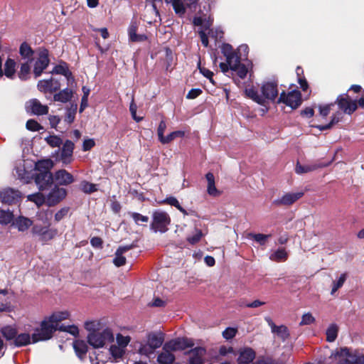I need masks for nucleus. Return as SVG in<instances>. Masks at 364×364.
<instances>
[{"label":"nucleus","mask_w":364,"mask_h":364,"mask_svg":"<svg viewBox=\"0 0 364 364\" xmlns=\"http://www.w3.org/2000/svg\"><path fill=\"white\" fill-rule=\"evenodd\" d=\"M278 82L277 81L264 82L261 86L262 97L266 100L274 102L278 96Z\"/></svg>","instance_id":"obj_10"},{"label":"nucleus","mask_w":364,"mask_h":364,"mask_svg":"<svg viewBox=\"0 0 364 364\" xmlns=\"http://www.w3.org/2000/svg\"><path fill=\"white\" fill-rule=\"evenodd\" d=\"M69 208L68 207H64V208H62L61 209H60L55 214V216H54V218H55V220L56 222H59L62 219L64 218L65 216L67 215V214L68 213V211H69Z\"/></svg>","instance_id":"obj_64"},{"label":"nucleus","mask_w":364,"mask_h":364,"mask_svg":"<svg viewBox=\"0 0 364 364\" xmlns=\"http://www.w3.org/2000/svg\"><path fill=\"white\" fill-rule=\"evenodd\" d=\"M256 242H259L261 245L265 244L267 240L271 236V235H264L262 233L250 234V235Z\"/></svg>","instance_id":"obj_60"},{"label":"nucleus","mask_w":364,"mask_h":364,"mask_svg":"<svg viewBox=\"0 0 364 364\" xmlns=\"http://www.w3.org/2000/svg\"><path fill=\"white\" fill-rule=\"evenodd\" d=\"M230 70L235 72L241 79H244L247 74L248 69L245 64L241 63V57L229 64Z\"/></svg>","instance_id":"obj_25"},{"label":"nucleus","mask_w":364,"mask_h":364,"mask_svg":"<svg viewBox=\"0 0 364 364\" xmlns=\"http://www.w3.org/2000/svg\"><path fill=\"white\" fill-rule=\"evenodd\" d=\"M146 338V343H140L139 353L141 355L149 357L154 353L156 349L162 346L164 341V335L161 332H151L147 334Z\"/></svg>","instance_id":"obj_2"},{"label":"nucleus","mask_w":364,"mask_h":364,"mask_svg":"<svg viewBox=\"0 0 364 364\" xmlns=\"http://www.w3.org/2000/svg\"><path fill=\"white\" fill-rule=\"evenodd\" d=\"M173 9L176 14L183 16L186 13V4L181 0L171 1Z\"/></svg>","instance_id":"obj_45"},{"label":"nucleus","mask_w":364,"mask_h":364,"mask_svg":"<svg viewBox=\"0 0 364 364\" xmlns=\"http://www.w3.org/2000/svg\"><path fill=\"white\" fill-rule=\"evenodd\" d=\"M336 103L341 110L348 114H352L357 109V100L350 99L348 93L338 95Z\"/></svg>","instance_id":"obj_8"},{"label":"nucleus","mask_w":364,"mask_h":364,"mask_svg":"<svg viewBox=\"0 0 364 364\" xmlns=\"http://www.w3.org/2000/svg\"><path fill=\"white\" fill-rule=\"evenodd\" d=\"M26 127L32 132H37L43 129V127L35 119H31L26 122Z\"/></svg>","instance_id":"obj_56"},{"label":"nucleus","mask_w":364,"mask_h":364,"mask_svg":"<svg viewBox=\"0 0 364 364\" xmlns=\"http://www.w3.org/2000/svg\"><path fill=\"white\" fill-rule=\"evenodd\" d=\"M194 346V342L192 339L186 337H178L171 339L165 343L163 350H169L171 351L185 350Z\"/></svg>","instance_id":"obj_7"},{"label":"nucleus","mask_w":364,"mask_h":364,"mask_svg":"<svg viewBox=\"0 0 364 364\" xmlns=\"http://www.w3.org/2000/svg\"><path fill=\"white\" fill-rule=\"evenodd\" d=\"M16 62L14 60L9 58L5 62L4 64V75H6V77L13 79L16 73Z\"/></svg>","instance_id":"obj_35"},{"label":"nucleus","mask_w":364,"mask_h":364,"mask_svg":"<svg viewBox=\"0 0 364 364\" xmlns=\"http://www.w3.org/2000/svg\"><path fill=\"white\" fill-rule=\"evenodd\" d=\"M77 109V105L76 103H71L70 107H68L66 108V112L64 117V122L67 124L70 125L75 121Z\"/></svg>","instance_id":"obj_33"},{"label":"nucleus","mask_w":364,"mask_h":364,"mask_svg":"<svg viewBox=\"0 0 364 364\" xmlns=\"http://www.w3.org/2000/svg\"><path fill=\"white\" fill-rule=\"evenodd\" d=\"M57 330L58 328L50 321V319L46 318L41 322L40 328H36L32 334V343L50 339Z\"/></svg>","instance_id":"obj_3"},{"label":"nucleus","mask_w":364,"mask_h":364,"mask_svg":"<svg viewBox=\"0 0 364 364\" xmlns=\"http://www.w3.org/2000/svg\"><path fill=\"white\" fill-rule=\"evenodd\" d=\"M80 189L85 193H92L97 191L96 185L92 183H90L87 181H82L80 183Z\"/></svg>","instance_id":"obj_50"},{"label":"nucleus","mask_w":364,"mask_h":364,"mask_svg":"<svg viewBox=\"0 0 364 364\" xmlns=\"http://www.w3.org/2000/svg\"><path fill=\"white\" fill-rule=\"evenodd\" d=\"M137 247V241H134L130 245L119 247L115 252V257L113 259L114 264L117 267L124 265L126 264V257L123 256V254Z\"/></svg>","instance_id":"obj_14"},{"label":"nucleus","mask_w":364,"mask_h":364,"mask_svg":"<svg viewBox=\"0 0 364 364\" xmlns=\"http://www.w3.org/2000/svg\"><path fill=\"white\" fill-rule=\"evenodd\" d=\"M338 333V326L336 323H331L326 329V341L332 343L336 341Z\"/></svg>","instance_id":"obj_39"},{"label":"nucleus","mask_w":364,"mask_h":364,"mask_svg":"<svg viewBox=\"0 0 364 364\" xmlns=\"http://www.w3.org/2000/svg\"><path fill=\"white\" fill-rule=\"evenodd\" d=\"M200 14L203 16V28L205 30H209L210 27L213 26L214 18L212 14H209L207 16L206 14H204L203 11H200Z\"/></svg>","instance_id":"obj_57"},{"label":"nucleus","mask_w":364,"mask_h":364,"mask_svg":"<svg viewBox=\"0 0 364 364\" xmlns=\"http://www.w3.org/2000/svg\"><path fill=\"white\" fill-rule=\"evenodd\" d=\"M114 341V335L111 329L107 328L102 331H94L87 336V342L95 348L103 347L106 343Z\"/></svg>","instance_id":"obj_4"},{"label":"nucleus","mask_w":364,"mask_h":364,"mask_svg":"<svg viewBox=\"0 0 364 364\" xmlns=\"http://www.w3.org/2000/svg\"><path fill=\"white\" fill-rule=\"evenodd\" d=\"M19 53L23 58H31L34 51L28 43L23 42L19 48Z\"/></svg>","instance_id":"obj_43"},{"label":"nucleus","mask_w":364,"mask_h":364,"mask_svg":"<svg viewBox=\"0 0 364 364\" xmlns=\"http://www.w3.org/2000/svg\"><path fill=\"white\" fill-rule=\"evenodd\" d=\"M339 115H340L339 114H333L330 122L327 124H325V125L311 124V127L317 128L320 131L331 129L333 125H335L336 124L338 123L341 121V117H340Z\"/></svg>","instance_id":"obj_38"},{"label":"nucleus","mask_w":364,"mask_h":364,"mask_svg":"<svg viewBox=\"0 0 364 364\" xmlns=\"http://www.w3.org/2000/svg\"><path fill=\"white\" fill-rule=\"evenodd\" d=\"M0 198L4 203L9 205L16 204L21 200V194L20 191L13 188H7L0 193Z\"/></svg>","instance_id":"obj_17"},{"label":"nucleus","mask_w":364,"mask_h":364,"mask_svg":"<svg viewBox=\"0 0 364 364\" xmlns=\"http://www.w3.org/2000/svg\"><path fill=\"white\" fill-rule=\"evenodd\" d=\"M237 364H254L256 357L255 351L250 347L240 348L238 352Z\"/></svg>","instance_id":"obj_18"},{"label":"nucleus","mask_w":364,"mask_h":364,"mask_svg":"<svg viewBox=\"0 0 364 364\" xmlns=\"http://www.w3.org/2000/svg\"><path fill=\"white\" fill-rule=\"evenodd\" d=\"M73 346L76 355L80 360H84L88 350V347L85 341L82 340H75L73 341Z\"/></svg>","instance_id":"obj_23"},{"label":"nucleus","mask_w":364,"mask_h":364,"mask_svg":"<svg viewBox=\"0 0 364 364\" xmlns=\"http://www.w3.org/2000/svg\"><path fill=\"white\" fill-rule=\"evenodd\" d=\"M229 353H232L234 355H237L232 346H220L218 349V355L212 357V362L220 361L222 356H226Z\"/></svg>","instance_id":"obj_36"},{"label":"nucleus","mask_w":364,"mask_h":364,"mask_svg":"<svg viewBox=\"0 0 364 364\" xmlns=\"http://www.w3.org/2000/svg\"><path fill=\"white\" fill-rule=\"evenodd\" d=\"M58 234V230L55 228H49L47 227L43 232V235L39 240L43 242H48L53 239Z\"/></svg>","instance_id":"obj_46"},{"label":"nucleus","mask_w":364,"mask_h":364,"mask_svg":"<svg viewBox=\"0 0 364 364\" xmlns=\"http://www.w3.org/2000/svg\"><path fill=\"white\" fill-rule=\"evenodd\" d=\"M32 343V335L31 336L28 333H21L16 334V337L14 339V342L13 343L16 347H22L26 346Z\"/></svg>","instance_id":"obj_28"},{"label":"nucleus","mask_w":364,"mask_h":364,"mask_svg":"<svg viewBox=\"0 0 364 364\" xmlns=\"http://www.w3.org/2000/svg\"><path fill=\"white\" fill-rule=\"evenodd\" d=\"M170 223L171 218L166 212L156 210L152 215V222L150 224V228L155 232H160L164 233L168 230V225Z\"/></svg>","instance_id":"obj_5"},{"label":"nucleus","mask_w":364,"mask_h":364,"mask_svg":"<svg viewBox=\"0 0 364 364\" xmlns=\"http://www.w3.org/2000/svg\"><path fill=\"white\" fill-rule=\"evenodd\" d=\"M0 333L7 341H11V344H13L16 337L18 329L14 325H6L0 329Z\"/></svg>","instance_id":"obj_26"},{"label":"nucleus","mask_w":364,"mask_h":364,"mask_svg":"<svg viewBox=\"0 0 364 364\" xmlns=\"http://www.w3.org/2000/svg\"><path fill=\"white\" fill-rule=\"evenodd\" d=\"M163 350V352L158 355L157 362L159 364H173L176 360V357L171 353L172 351L168 349Z\"/></svg>","instance_id":"obj_30"},{"label":"nucleus","mask_w":364,"mask_h":364,"mask_svg":"<svg viewBox=\"0 0 364 364\" xmlns=\"http://www.w3.org/2000/svg\"><path fill=\"white\" fill-rule=\"evenodd\" d=\"M53 166L51 159H43L35 164L36 173L33 174L35 183L40 191L48 190L53 183L54 178L50 169Z\"/></svg>","instance_id":"obj_1"},{"label":"nucleus","mask_w":364,"mask_h":364,"mask_svg":"<svg viewBox=\"0 0 364 364\" xmlns=\"http://www.w3.org/2000/svg\"><path fill=\"white\" fill-rule=\"evenodd\" d=\"M203 237V232L201 230L196 229V233L192 235L187 237V241L191 244L195 245L198 243Z\"/></svg>","instance_id":"obj_58"},{"label":"nucleus","mask_w":364,"mask_h":364,"mask_svg":"<svg viewBox=\"0 0 364 364\" xmlns=\"http://www.w3.org/2000/svg\"><path fill=\"white\" fill-rule=\"evenodd\" d=\"M31 68L28 63H22L20 68V70L18 73V77L22 80L28 79V75L30 73Z\"/></svg>","instance_id":"obj_51"},{"label":"nucleus","mask_w":364,"mask_h":364,"mask_svg":"<svg viewBox=\"0 0 364 364\" xmlns=\"http://www.w3.org/2000/svg\"><path fill=\"white\" fill-rule=\"evenodd\" d=\"M334 104L335 103H331L325 105H318L319 114L323 118H326L329 114L331 109V107H333Z\"/></svg>","instance_id":"obj_59"},{"label":"nucleus","mask_w":364,"mask_h":364,"mask_svg":"<svg viewBox=\"0 0 364 364\" xmlns=\"http://www.w3.org/2000/svg\"><path fill=\"white\" fill-rule=\"evenodd\" d=\"M128 214L132 217L134 220V223L137 225H143L146 226V223L149 222V217L146 215H143L139 213L136 212H129Z\"/></svg>","instance_id":"obj_42"},{"label":"nucleus","mask_w":364,"mask_h":364,"mask_svg":"<svg viewBox=\"0 0 364 364\" xmlns=\"http://www.w3.org/2000/svg\"><path fill=\"white\" fill-rule=\"evenodd\" d=\"M73 90L67 87L63 90H60L59 92L55 93L53 95V100L55 102L66 103L70 101V100L73 97Z\"/></svg>","instance_id":"obj_29"},{"label":"nucleus","mask_w":364,"mask_h":364,"mask_svg":"<svg viewBox=\"0 0 364 364\" xmlns=\"http://www.w3.org/2000/svg\"><path fill=\"white\" fill-rule=\"evenodd\" d=\"M277 104L283 103L292 109H297L302 103V96L298 89L293 90L289 92L282 91L278 97Z\"/></svg>","instance_id":"obj_6"},{"label":"nucleus","mask_w":364,"mask_h":364,"mask_svg":"<svg viewBox=\"0 0 364 364\" xmlns=\"http://www.w3.org/2000/svg\"><path fill=\"white\" fill-rule=\"evenodd\" d=\"M52 73L64 75L68 80L72 77V73L68 68V63L64 61H62L60 63V64L56 65L54 67Z\"/></svg>","instance_id":"obj_34"},{"label":"nucleus","mask_w":364,"mask_h":364,"mask_svg":"<svg viewBox=\"0 0 364 364\" xmlns=\"http://www.w3.org/2000/svg\"><path fill=\"white\" fill-rule=\"evenodd\" d=\"M184 354L188 356L186 364H204L205 362L206 349L204 347L191 348Z\"/></svg>","instance_id":"obj_9"},{"label":"nucleus","mask_w":364,"mask_h":364,"mask_svg":"<svg viewBox=\"0 0 364 364\" xmlns=\"http://www.w3.org/2000/svg\"><path fill=\"white\" fill-rule=\"evenodd\" d=\"M315 322V318L310 313L304 314L301 317V321L299 323L300 326L310 325Z\"/></svg>","instance_id":"obj_62"},{"label":"nucleus","mask_w":364,"mask_h":364,"mask_svg":"<svg viewBox=\"0 0 364 364\" xmlns=\"http://www.w3.org/2000/svg\"><path fill=\"white\" fill-rule=\"evenodd\" d=\"M221 52L226 58V61L228 63V64H230L234 60L239 59V58L241 57L240 55L237 53V52L233 50L232 46L229 43H223L221 46Z\"/></svg>","instance_id":"obj_22"},{"label":"nucleus","mask_w":364,"mask_h":364,"mask_svg":"<svg viewBox=\"0 0 364 364\" xmlns=\"http://www.w3.org/2000/svg\"><path fill=\"white\" fill-rule=\"evenodd\" d=\"M198 68L200 70V73L204 76L206 78H208L210 82L215 85V82L213 78V73L212 71H210V70L205 68V67H203L201 66L200 65V61H199L198 64Z\"/></svg>","instance_id":"obj_55"},{"label":"nucleus","mask_w":364,"mask_h":364,"mask_svg":"<svg viewBox=\"0 0 364 364\" xmlns=\"http://www.w3.org/2000/svg\"><path fill=\"white\" fill-rule=\"evenodd\" d=\"M28 200L35 203L38 207L46 203V196L41 193H36L28 196Z\"/></svg>","instance_id":"obj_47"},{"label":"nucleus","mask_w":364,"mask_h":364,"mask_svg":"<svg viewBox=\"0 0 364 364\" xmlns=\"http://www.w3.org/2000/svg\"><path fill=\"white\" fill-rule=\"evenodd\" d=\"M68 316L69 314L68 311H61L58 313H53L48 318L50 319V321L58 328L59 322L68 318Z\"/></svg>","instance_id":"obj_41"},{"label":"nucleus","mask_w":364,"mask_h":364,"mask_svg":"<svg viewBox=\"0 0 364 364\" xmlns=\"http://www.w3.org/2000/svg\"><path fill=\"white\" fill-rule=\"evenodd\" d=\"M38 58L35 63L33 68V74L35 77L41 75L44 70L47 68L49 65V52L46 48H41L39 52Z\"/></svg>","instance_id":"obj_11"},{"label":"nucleus","mask_w":364,"mask_h":364,"mask_svg":"<svg viewBox=\"0 0 364 364\" xmlns=\"http://www.w3.org/2000/svg\"><path fill=\"white\" fill-rule=\"evenodd\" d=\"M270 259L277 262L286 261L288 258V253L284 248H279L269 257Z\"/></svg>","instance_id":"obj_40"},{"label":"nucleus","mask_w":364,"mask_h":364,"mask_svg":"<svg viewBox=\"0 0 364 364\" xmlns=\"http://www.w3.org/2000/svg\"><path fill=\"white\" fill-rule=\"evenodd\" d=\"M75 148L74 143L67 139L63 145L60 153V159L63 164H70L73 160V150Z\"/></svg>","instance_id":"obj_19"},{"label":"nucleus","mask_w":364,"mask_h":364,"mask_svg":"<svg viewBox=\"0 0 364 364\" xmlns=\"http://www.w3.org/2000/svg\"><path fill=\"white\" fill-rule=\"evenodd\" d=\"M52 82V77L48 80H39L37 85L38 90L43 93H53Z\"/></svg>","instance_id":"obj_37"},{"label":"nucleus","mask_w":364,"mask_h":364,"mask_svg":"<svg viewBox=\"0 0 364 364\" xmlns=\"http://www.w3.org/2000/svg\"><path fill=\"white\" fill-rule=\"evenodd\" d=\"M109 352L115 360L121 358L124 353V350L122 348L117 346L116 345H112L110 346Z\"/></svg>","instance_id":"obj_54"},{"label":"nucleus","mask_w":364,"mask_h":364,"mask_svg":"<svg viewBox=\"0 0 364 364\" xmlns=\"http://www.w3.org/2000/svg\"><path fill=\"white\" fill-rule=\"evenodd\" d=\"M138 23L136 21H132L128 28L129 41L132 42H143L147 40L144 34H137Z\"/></svg>","instance_id":"obj_21"},{"label":"nucleus","mask_w":364,"mask_h":364,"mask_svg":"<svg viewBox=\"0 0 364 364\" xmlns=\"http://www.w3.org/2000/svg\"><path fill=\"white\" fill-rule=\"evenodd\" d=\"M53 178L58 185L68 186L75 181L73 176L65 169H60L55 171Z\"/></svg>","instance_id":"obj_20"},{"label":"nucleus","mask_w":364,"mask_h":364,"mask_svg":"<svg viewBox=\"0 0 364 364\" xmlns=\"http://www.w3.org/2000/svg\"><path fill=\"white\" fill-rule=\"evenodd\" d=\"M264 320L271 328V331L273 333L277 335V336L283 341H286L290 336L289 331L288 328L284 325L277 326L272 318L269 316L264 318Z\"/></svg>","instance_id":"obj_16"},{"label":"nucleus","mask_w":364,"mask_h":364,"mask_svg":"<svg viewBox=\"0 0 364 364\" xmlns=\"http://www.w3.org/2000/svg\"><path fill=\"white\" fill-rule=\"evenodd\" d=\"M130 341L129 336H124L120 333L117 335V342L120 348L126 347Z\"/></svg>","instance_id":"obj_63"},{"label":"nucleus","mask_w":364,"mask_h":364,"mask_svg":"<svg viewBox=\"0 0 364 364\" xmlns=\"http://www.w3.org/2000/svg\"><path fill=\"white\" fill-rule=\"evenodd\" d=\"M19 232H25L33 225V220L30 218L20 215L18 216L12 223Z\"/></svg>","instance_id":"obj_24"},{"label":"nucleus","mask_w":364,"mask_h":364,"mask_svg":"<svg viewBox=\"0 0 364 364\" xmlns=\"http://www.w3.org/2000/svg\"><path fill=\"white\" fill-rule=\"evenodd\" d=\"M245 92L247 97L252 99L257 104L262 106L266 105V100H264V97H262L261 95L258 94L257 90H255L254 87L246 88Z\"/></svg>","instance_id":"obj_32"},{"label":"nucleus","mask_w":364,"mask_h":364,"mask_svg":"<svg viewBox=\"0 0 364 364\" xmlns=\"http://www.w3.org/2000/svg\"><path fill=\"white\" fill-rule=\"evenodd\" d=\"M185 136V132L178 130L171 132L167 136H164L162 141H161L163 144H167L171 142L173 140H174L176 138H183Z\"/></svg>","instance_id":"obj_44"},{"label":"nucleus","mask_w":364,"mask_h":364,"mask_svg":"<svg viewBox=\"0 0 364 364\" xmlns=\"http://www.w3.org/2000/svg\"><path fill=\"white\" fill-rule=\"evenodd\" d=\"M205 178L208 181L207 192L211 196H219L220 191H219L215 183V177L213 173L208 172L205 174Z\"/></svg>","instance_id":"obj_27"},{"label":"nucleus","mask_w":364,"mask_h":364,"mask_svg":"<svg viewBox=\"0 0 364 364\" xmlns=\"http://www.w3.org/2000/svg\"><path fill=\"white\" fill-rule=\"evenodd\" d=\"M237 333V329L235 328L228 327L223 332V336L226 340L233 338Z\"/></svg>","instance_id":"obj_61"},{"label":"nucleus","mask_w":364,"mask_h":364,"mask_svg":"<svg viewBox=\"0 0 364 364\" xmlns=\"http://www.w3.org/2000/svg\"><path fill=\"white\" fill-rule=\"evenodd\" d=\"M67 196V191L64 188H60L55 185L46 196V204L50 206H54L62 201Z\"/></svg>","instance_id":"obj_12"},{"label":"nucleus","mask_w":364,"mask_h":364,"mask_svg":"<svg viewBox=\"0 0 364 364\" xmlns=\"http://www.w3.org/2000/svg\"><path fill=\"white\" fill-rule=\"evenodd\" d=\"M12 212L1 210L0 213V224L8 225L14 220Z\"/></svg>","instance_id":"obj_49"},{"label":"nucleus","mask_w":364,"mask_h":364,"mask_svg":"<svg viewBox=\"0 0 364 364\" xmlns=\"http://www.w3.org/2000/svg\"><path fill=\"white\" fill-rule=\"evenodd\" d=\"M304 193L303 191L296 193H287L281 198L273 200L272 204L276 206H290L300 199Z\"/></svg>","instance_id":"obj_13"},{"label":"nucleus","mask_w":364,"mask_h":364,"mask_svg":"<svg viewBox=\"0 0 364 364\" xmlns=\"http://www.w3.org/2000/svg\"><path fill=\"white\" fill-rule=\"evenodd\" d=\"M26 108L28 112L35 115H45L48 113L47 105H42L37 99H31L26 102Z\"/></svg>","instance_id":"obj_15"},{"label":"nucleus","mask_w":364,"mask_h":364,"mask_svg":"<svg viewBox=\"0 0 364 364\" xmlns=\"http://www.w3.org/2000/svg\"><path fill=\"white\" fill-rule=\"evenodd\" d=\"M7 294L6 289H0V312H11L12 311L11 303L6 297Z\"/></svg>","instance_id":"obj_31"},{"label":"nucleus","mask_w":364,"mask_h":364,"mask_svg":"<svg viewBox=\"0 0 364 364\" xmlns=\"http://www.w3.org/2000/svg\"><path fill=\"white\" fill-rule=\"evenodd\" d=\"M318 167H320V166H317L316 164L304 166V165H301L299 163H297V164L296 166L295 171H296V173L301 174V173H305L313 171L317 169Z\"/></svg>","instance_id":"obj_48"},{"label":"nucleus","mask_w":364,"mask_h":364,"mask_svg":"<svg viewBox=\"0 0 364 364\" xmlns=\"http://www.w3.org/2000/svg\"><path fill=\"white\" fill-rule=\"evenodd\" d=\"M45 141L53 148L60 147L63 144L62 139L56 135L48 136L45 138Z\"/></svg>","instance_id":"obj_52"},{"label":"nucleus","mask_w":364,"mask_h":364,"mask_svg":"<svg viewBox=\"0 0 364 364\" xmlns=\"http://www.w3.org/2000/svg\"><path fill=\"white\" fill-rule=\"evenodd\" d=\"M347 278V274L343 273L342 274L338 279L337 281H333V287L331 289V294H333L336 291H338V289H340L346 282Z\"/></svg>","instance_id":"obj_53"}]
</instances>
